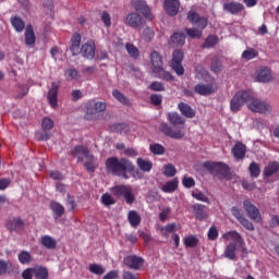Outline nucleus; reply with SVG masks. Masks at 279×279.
<instances>
[{"instance_id":"1","label":"nucleus","mask_w":279,"mask_h":279,"mask_svg":"<svg viewBox=\"0 0 279 279\" xmlns=\"http://www.w3.org/2000/svg\"><path fill=\"white\" fill-rule=\"evenodd\" d=\"M106 170L108 173L122 177L123 179L128 180V173H133L135 171V166L125 157L119 159L118 157L112 156L106 160Z\"/></svg>"},{"instance_id":"2","label":"nucleus","mask_w":279,"mask_h":279,"mask_svg":"<svg viewBox=\"0 0 279 279\" xmlns=\"http://www.w3.org/2000/svg\"><path fill=\"white\" fill-rule=\"evenodd\" d=\"M106 109L107 104L105 101L89 99L83 106L84 119L90 122L99 121Z\"/></svg>"},{"instance_id":"3","label":"nucleus","mask_w":279,"mask_h":279,"mask_svg":"<svg viewBox=\"0 0 279 279\" xmlns=\"http://www.w3.org/2000/svg\"><path fill=\"white\" fill-rule=\"evenodd\" d=\"M187 20L197 28H185L187 36L192 39H201L203 36V31L208 26V19L201 16L197 12L191 10L187 13Z\"/></svg>"},{"instance_id":"4","label":"nucleus","mask_w":279,"mask_h":279,"mask_svg":"<svg viewBox=\"0 0 279 279\" xmlns=\"http://www.w3.org/2000/svg\"><path fill=\"white\" fill-rule=\"evenodd\" d=\"M150 61L154 66L153 71L157 75V78H160L166 82L174 81V76L169 71H166L163 69L162 57L158 51L154 50L150 53Z\"/></svg>"},{"instance_id":"5","label":"nucleus","mask_w":279,"mask_h":279,"mask_svg":"<svg viewBox=\"0 0 279 279\" xmlns=\"http://www.w3.org/2000/svg\"><path fill=\"white\" fill-rule=\"evenodd\" d=\"M204 168L207 169L211 174L217 175L219 179H230V167L229 165L221 161H206Z\"/></svg>"},{"instance_id":"6","label":"nucleus","mask_w":279,"mask_h":279,"mask_svg":"<svg viewBox=\"0 0 279 279\" xmlns=\"http://www.w3.org/2000/svg\"><path fill=\"white\" fill-rule=\"evenodd\" d=\"M111 192L117 198L124 199L130 206H132L136 199L131 185H114L111 187Z\"/></svg>"},{"instance_id":"7","label":"nucleus","mask_w":279,"mask_h":279,"mask_svg":"<svg viewBox=\"0 0 279 279\" xmlns=\"http://www.w3.org/2000/svg\"><path fill=\"white\" fill-rule=\"evenodd\" d=\"M252 99V93L248 90L238 92L230 102V109L233 113H236L241 108L246 104L248 106L250 100Z\"/></svg>"},{"instance_id":"8","label":"nucleus","mask_w":279,"mask_h":279,"mask_svg":"<svg viewBox=\"0 0 279 279\" xmlns=\"http://www.w3.org/2000/svg\"><path fill=\"white\" fill-rule=\"evenodd\" d=\"M248 110L253 111V113L259 114H269L271 113V106L265 100L260 98L254 97L251 94V100H248Z\"/></svg>"},{"instance_id":"9","label":"nucleus","mask_w":279,"mask_h":279,"mask_svg":"<svg viewBox=\"0 0 279 279\" xmlns=\"http://www.w3.org/2000/svg\"><path fill=\"white\" fill-rule=\"evenodd\" d=\"M172 57L173 59L170 62V66L179 76L184 75V68L182 65L184 52L181 49H175Z\"/></svg>"},{"instance_id":"10","label":"nucleus","mask_w":279,"mask_h":279,"mask_svg":"<svg viewBox=\"0 0 279 279\" xmlns=\"http://www.w3.org/2000/svg\"><path fill=\"white\" fill-rule=\"evenodd\" d=\"M131 5L136 12L143 14L146 20H154L151 9L148 7L145 0H131Z\"/></svg>"},{"instance_id":"11","label":"nucleus","mask_w":279,"mask_h":279,"mask_svg":"<svg viewBox=\"0 0 279 279\" xmlns=\"http://www.w3.org/2000/svg\"><path fill=\"white\" fill-rule=\"evenodd\" d=\"M160 131L168 137L173 140H182L185 136V133L180 129H173L167 122H161Z\"/></svg>"},{"instance_id":"12","label":"nucleus","mask_w":279,"mask_h":279,"mask_svg":"<svg viewBox=\"0 0 279 279\" xmlns=\"http://www.w3.org/2000/svg\"><path fill=\"white\" fill-rule=\"evenodd\" d=\"M242 205L244 206V210L246 211V215L251 218V220L259 223L262 221V214L258 209V207H256V205H253V203H251V201H244V203H242Z\"/></svg>"},{"instance_id":"13","label":"nucleus","mask_w":279,"mask_h":279,"mask_svg":"<svg viewBox=\"0 0 279 279\" xmlns=\"http://www.w3.org/2000/svg\"><path fill=\"white\" fill-rule=\"evenodd\" d=\"M60 88V81H53L51 83V88L49 89L47 94V99L49 102V106L56 110L58 108V94Z\"/></svg>"},{"instance_id":"14","label":"nucleus","mask_w":279,"mask_h":279,"mask_svg":"<svg viewBox=\"0 0 279 279\" xmlns=\"http://www.w3.org/2000/svg\"><path fill=\"white\" fill-rule=\"evenodd\" d=\"M217 89H218V86L216 82H211L208 84L198 83L194 87L195 93L201 96H210L215 94Z\"/></svg>"},{"instance_id":"15","label":"nucleus","mask_w":279,"mask_h":279,"mask_svg":"<svg viewBox=\"0 0 279 279\" xmlns=\"http://www.w3.org/2000/svg\"><path fill=\"white\" fill-rule=\"evenodd\" d=\"M223 10L225 12L231 14V15H239L245 10V7L243 3L238 1H229L223 3Z\"/></svg>"},{"instance_id":"16","label":"nucleus","mask_w":279,"mask_h":279,"mask_svg":"<svg viewBox=\"0 0 279 279\" xmlns=\"http://www.w3.org/2000/svg\"><path fill=\"white\" fill-rule=\"evenodd\" d=\"M167 119L172 126L184 128L186 120L178 111L168 112Z\"/></svg>"},{"instance_id":"17","label":"nucleus","mask_w":279,"mask_h":279,"mask_svg":"<svg viewBox=\"0 0 279 279\" xmlns=\"http://www.w3.org/2000/svg\"><path fill=\"white\" fill-rule=\"evenodd\" d=\"M180 0H165L163 8L169 16H175L180 11Z\"/></svg>"},{"instance_id":"18","label":"nucleus","mask_w":279,"mask_h":279,"mask_svg":"<svg viewBox=\"0 0 279 279\" xmlns=\"http://www.w3.org/2000/svg\"><path fill=\"white\" fill-rule=\"evenodd\" d=\"M126 25L132 28H140L144 24V20L141 14L136 12L129 13L126 15Z\"/></svg>"},{"instance_id":"19","label":"nucleus","mask_w":279,"mask_h":279,"mask_svg":"<svg viewBox=\"0 0 279 279\" xmlns=\"http://www.w3.org/2000/svg\"><path fill=\"white\" fill-rule=\"evenodd\" d=\"M185 45V35L183 33L175 32L169 39V46L172 48H182Z\"/></svg>"},{"instance_id":"20","label":"nucleus","mask_w":279,"mask_h":279,"mask_svg":"<svg viewBox=\"0 0 279 279\" xmlns=\"http://www.w3.org/2000/svg\"><path fill=\"white\" fill-rule=\"evenodd\" d=\"M178 109L180 110L181 114L187 119H194L196 116V110L187 102L180 101Z\"/></svg>"},{"instance_id":"21","label":"nucleus","mask_w":279,"mask_h":279,"mask_svg":"<svg viewBox=\"0 0 279 279\" xmlns=\"http://www.w3.org/2000/svg\"><path fill=\"white\" fill-rule=\"evenodd\" d=\"M81 41H82V36L78 33H74L72 36L71 46H70V50L73 57H76L80 53H82Z\"/></svg>"},{"instance_id":"22","label":"nucleus","mask_w":279,"mask_h":279,"mask_svg":"<svg viewBox=\"0 0 279 279\" xmlns=\"http://www.w3.org/2000/svg\"><path fill=\"white\" fill-rule=\"evenodd\" d=\"M247 153V147L242 142H236L235 145L232 147V155L236 160H243Z\"/></svg>"},{"instance_id":"23","label":"nucleus","mask_w":279,"mask_h":279,"mask_svg":"<svg viewBox=\"0 0 279 279\" xmlns=\"http://www.w3.org/2000/svg\"><path fill=\"white\" fill-rule=\"evenodd\" d=\"M124 264L131 268V269H134V270H140L143 265H144V259L142 257H137L135 255L133 256H128L125 259H124Z\"/></svg>"},{"instance_id":"24","label":"nucleus","mask_w":279,"mask_h":279,"mask_svg":"<svg viewBox=\"0 0 279 279\" xmlns=\"http://www.w3.org/2000/svg\"><path fill=\"white\" fill-rule=\"evenodd\" d=\"M95 44L94 41H87L82 46L81 53L83 54L84 58L87 60H94L95 58Z\"/></svg>"},{"instance_id":"25","label":"nucleus","mask_w":279,"mask_h":279,"mask_svg":"<svg viewBox=\"0 0 279 279\" xmlns=\"http://www.w3.org/2000/svg\"><path fill=\"white\" fill-rule=\"evenodd\" d=\"M194 215L198 220H205L208 217L209 209L206 207V205H201L199 203H196V205H193Z\"/></svg>"},{"instance_id":"26","label":"nucleus","mask_w":279,"mask_h":279,"mask_svg":"<svg viewBox=\"0 0 279 279\" xmlns=\"http://www.w3.org/2000/svg\"><path fill=\"white\" fill-rule=\"evenodd\" d=\"M89 150L84 145H76L70 150V155L83 159V157H88Z\"/></svg>"},{"instance_id":"27","label":"nucleus","mask_w":279,"mask_h":279,"mask_svg":"<svg viewBox=\"0 0 279 279\" xmlns=\"http://www.w3.org/2000/svg\"><path fill=\"white\" fill-rule=\"evenodd\" d=\"M36 43V35L33 29L32 24H27L25 29V45L26 46H34Z\"/></svg>"},{"instance_id":"28","label":"nucleus","mask_w":279,"mask_h":279,"mask_svg":"<svg viewBox=\"0 0 279 279\" xmlns=\"http://www.w3.org/2000/svg\"><path fill=\"white\" fill-rule=\"evenodd\" d=\"M50 209L53 213L54 219H59L64 215V207L61 203H57V201H51Z\"/></svg>"},{"instance_id":"29","label":"nucleus","mask_w":279,"mask_h":279,"mask_svg":"<svg viewBox=\"0 0 279 279\" xmlns=\"http://www.w3.org/2000/svg\"><path fill=\"white\" fill-rule=\"evenodd\" d=\"M236 252H238V247L235 242H230V244L227 246L225 251V256L230 260H236L238 259Z\"/></svg>"},{"instance_id":"30","label":"nucleus","mask_w":279,"mask_h":279,"mask_svg":"<svg viewBox=\"0 0 279 279\" xmlns=\"http://www.w3.org/2000/svg\"><path fill=\"white\" fill-rule=\"evenodd\" d=\"M279 171V162L272 161L264 167V177L270 178Z\"/></svg>"},{"instance_id":"31","label":"nucleus","mask_w":279,"mask_h":279,"mask_svg":"<svg viewBox=\"0 0 279 279\" xmlns=\"http://www.w3.org/2000/svg\"><path fill=\"white\" fill-rule=\"evenodd\" d=\"M128 220H129L131 227L137 228L141 225L142 218H141L140 214H137V211L132 209L128 214Z\"/></svg>"},{"instance_id":"32","label":"nucleus","mask_w":279,"mask_h":279,"mask_svg":"<svg viewBox=\"0 0 279 279\" xmlns=\"http://www.w3.org/2000/svg\"><path fill=\"white\" fill-rule=\"evenodd\" d=\"M271 81V72L268 68H263L257 72V82L269 83Z\"/></svg>"},{"instance_id":"33","label":"nucleus","mask_w":279,"mask_h":279,"mask_svg":"<svg viewBox=\"0 0 279 279\" xmlns=\"http://www.w3.org/2000/svg\"><path fill=\"white\" fill-rule=\"evenodd\" d=\"M110 131L118 134H128L130 131L128 123H113L110 126Z\"/></svg>"},{"instance_id":"34","label":"nucleus","mask_w":279,"mask_h":279,"mask_svg":"<svg viewBox=\"0 0 279 279\" xmlns=\"http://www.w3.org/2000/svg\"><path fill=\"white\" fill-rule=\"evenodd\" d=\"M11 25L17 33H22L25 28L24 21L17 15L11 16Z\"/></svg>"},{"instance_id":"35","label":"nucleus","mask_w":279,"mask_h":279,"mask_svg":"<svg viewBox=\"0 0 279 279\" xmlns=\"http://www.w3.org/2000/svg\"><path fill=\"white\" fill-rule=\"evenodd\" d=\"M40 243L48 250H54L57 247V240L51 238V235H43Z\"/></svg>"},{"instance_id":"36","label":"nucleus","mask_w":279,"mask_h":279,"mask_svg":"<svg viewBox=\"0 0 279 279\" xmlns=\"http://www.w3.org/2000/svg\"><path fill=\"white\" fill-rule=\"evenodd\" d=\"M223 239H226L227 241H235L239 244L244 243L241 233H239L238 231H228V233H225Z\"/></svg>"},{"instance_id":"37","label":"nucleus","mask_w":279,"mask_h":279,"mask_svg":"<svg viewBox=\"0 0 279 279\" xmlns=\"http://www.w3.org/2000/svg\"><path fill=\"white\" fill-rule=\"evenodd\" d=\"M248 174L252 179H257L260 175V166L256 161H251L248 165Z\"/></svg>"},{"instance_id":"38","label":"nucleus","mask_w":279,"mask_h":279,"mask_svg":"<svg viewBox=\"0 0 279 279\" xmlns=\"http://www.w3.org/2000/svg\"><path fill=\"white\" fill-rule=\"evenodd\" d=\"M219 43V38L216 35H209L205 43L202 45V49H211L214 48L216 45H218Z\"/></svg>"},{"instance_id":"39","label":"nucleus","mask_w":279,"mask_h":279,"mask_svg":"<svg viewBox=\"0 0 279 279\" xmlns=\"http://www.w3.org/2000/svg\"><path fill=\"white\" fill-rule=\"evenodd\" d=\"M137 166L143 172H150L153 169V162L142 157L137 158Z\"/></svg>"},{"instance_id":"40","label":"nucleus","mask_w":279,"mask_h":279,"mask_svg":"<svg viewBox=\"0 0 279 279\" xmlns=\"http://www.w3.org/2000/svg\"><path fill=\"white\" fill-rule=\"evenodd\" d=\"M179 185L178 179H172L171 181H168L163 186H162V192L165 193H173Z\"/></svg>"},{"instance_id":"41","label":"nucleus","mask_w":279,"mask_h":279,"mask_svg":"<svg viewBox=\"0 0 279 279\" xmlns=\"http://www.w3.org/2000/svg\"><path fill=\"white\" fill-rule=\"evenodd\" d=\"M258 57V51L255 48H246V50L242 51V59L246 61H251Z\"/></svg>"},{"instance_id":"42","label":"nucleus","mask_w":279,"mask_h":279,"mask_svg":"<svg viewBox=\"0 0 279 279\" xmlns=\"http://www.w3.org/2000/svg\"><path fill=\"white\" fill-rule=\"evenodd\" d=\"M198 238L196 235H186V238L183 239V243L186 247L194 248L198 245Z\"/></svg>"},{"instance_id":"43","label":"nucleus","mask_w":279,"mask_h":279,"mask_svg":"<svg viewBox=\"0 0 279 279\" xmlns=\"http://www.w3.org/2000/svg\"><path fill=\"white\" fill-rule=\"evenodd\" d=\"M33 275L36 279H48V270L44 267H36L33 269Z\"/></svg>"},{"instance_id":"44","label":"nucleus","mask_w":279,"mask_h":279,"mask_svg":"<svg viewBox=\"0 0 279 279\" xmlns=\"http://www.w3.org/2000/svg\"><path fill=\"white\" fill-rule=\"evenodd\" d=\"M9 226L12 231L23 230L24 221L21 218H13V220H10Z\"/></svg>"},{"instance_id":"45","label":"nucleus","mask_w":279,"mask_h":279,"mask_svg":"<svg viewBox=\"0 0 279 279\" xmlns=\"http://www.w3.org/2000/svg\"><path fill=\"white\" fill-rule=\"evenodd\" d=\"M112 96L123 106H130V100L119 89H113Z\"/></svg>"},{"instance_id":"46","label":"nucleus","mask_w":279,"mask_h":279,"mask_svg":"<svg viewBox=\"0 0 279 279\" xmlns=\"http://www.w3.org/2000/svg\"><path fill=\"white\" fill-rule=\"evenodd\" d=\"M125 48H126V50H128V52H129L131 58L137 59L140 57V50L133 44L128 43L125 45Z\"/></svg>"},{"instance_id":"47","label":"nucleus","mask_w":279,"mask_h":279,"mask_svg":"<svg viewBox=\"0 0 279 279\" xmlns=\"http://www.w3.org/2000/svg\"><path fill=\"white\" fill-rule=\"evenodd\" d=\"M19 260L22 265H28L33 258L28 252L23 251L19 254Z\"/></svg>"},{"instance_id":"48","label":"nucleus","mask_w":279,"mask_h":279,"mask_svg":"<svg viewBox=\"0 0 279 279\" xmlns=\"http://www.w3.org/2000/svg\"><path fill=\"white\" fill-rule=\"evenodd\" d=\"M195 72H196V78L197 80H204L208 76L207 70L201 64L196 65Z\"/></svg>"},{"instance_id":"49","label":"nucleus","mask_w":279,"mask_h":279,"mask_svg":"<svg viewBox=\"0 0 279 279\" xmlns=\"http://www.w3.org/2000/svg\"><path fill=\"white\" fill-rule=\"evenodd\" d=\"M150 150L154 155H158V156H161L166 153L163 145H161L159 143L151 144Z\"/></svg>"},{"instance_id":"50","label":"nucleus","mask_w":279,"mask_h":279,"mask_svg":"<svg viewBox=\"0 0 279 279\" xmlns=\"http://www.w3.org/2000/svg\"><path fill=\"white\" fill-rule=\"evenodd\" d=\"M89 271L94 275L102 276L106 272V269L101 265L92 264L89 266Z\"/></svg>"},{"instance_id":"51","label":"nucleus","mask_w":279,"mask_h":279,"mask_svg":"<svg viewBox=\"0 0 279 279\" xmlns=\"http://www.w3.org/2000/svg\"><path fill=\"white\" fill-rule=\"evenodd\" d=\"M149 89L151 92H165L166 87L165 84L162 82L159 81H153L149 85Z\"/></svg>"},{"instance_id":"52","label":"nucleus","mask_w":279,"mask_h":279,"mask_svg":"<svg viewBox=\"0 0 279 279\" xmlns=\"http://www.w3.org/2000/svg\"><path fill=\"white\" fill-rule=\"evenodd\" d=\"M101 203L102 205H105L106 207H109V206H112L117 203V201H114L112 197H111V194H102L101 196Z\"/></svg>"},{"instance_id":"53","label":"nucleus","mask_w":279,"mask_h":279,"mask_svg":"<svg viewBox=\"0 0 279 279\" xmlns=\"http://www.w3.org/2000/svg\"><path fill=\"white\" fill-rule=\"evenodd\" d=\"M177 174V169L172 163H167L165 166V175L168 178H173Z\"/></svg>"},{"instance_id":"54","label":"nucleus","mask_w":279,"mask_h":279,"mask_svg":"<svg viewBox=\"0 0 279 279\" xmlns=\"http://www.w3.org/2000/svg\"><path fill=\"white\" fill-rule=\"evenodd\" d=\"M54 125V122L49 117H45L41 122V126L45 131H50Z\"/></svg>"},{"instance_id":"55","label":"nucleus","mask_w":279,"mask_h":279,"mask_svg":"<svg viewBox=\"0 0 279 279\" xmlns=\"http://www.w3.org/2000/svg\"><path fill=\"white\" fill-rule=\"evenodd\" d=\"M100 20L107 28H110V26H111V15L108 11L102 12Z\"/></svg>"},{"instance_id":"56","label":"nucleus","mask_w":279,"mask_h":279,"mask_svg":"<svg viewBox=\"0 0 279 279\" xmlns=\"http://www.w3.org/2000/svg\"><path fill=\"white\" fill-rule=\"evenodd\" d=\"M240 225H242V227H244V229L248 230V231H254L255 227L253 225V222H251V220H247V218H245V216L239 220Z\"/></svg>"},{"instance_id":"57","label":"nucleus","mask_w":279,"mask_h":279,"mask_svg":"<svg viewBox=\"0 0 279 279\" xmlns=\"http://www.w3.org/2000/svg\"><path fill=\"white\" fill-rule=\"evenodd\" d=\"M150 102L154 106H161V104H162V95L161 94H151L150 95Z\"/></svg>"},{"instance_id":"58","label":"nucleus","mask_w":279,"mask_h":279,"mask_svg":"<svg viewBox=\"0 0 279 279\" xmlns=\"http://www.w3.org/2000/svg\"><path fill=\"white\" fill-rule=\"evenodd\" d=\"M219 236V231L217 229V227H210L209 231H208V239L210 241H216Z\"/></svg>"},{"instance_id":"59","label":"nucleus","mask_w":279,"mask_h":279,"mask_svg":"<svg viewBox=\"0 0 279 279\" xmlns=\"http://www.w3.org/2000/svg\"><path fill=\"white\" fill-rule=\"evenodd\" d=\"M65 76L71 80H77L78 78V71L76 69H66Z\"/></svg>"},{"instance_id":"60","label":"nucleus","mask_w":279,"mask_h":279,"mask_svg":"<svg viewBox=\"0 0 279 279\" xmlns=\"http://www.w3.org/2000/svg\"><path fill=\"white\" fill-rule=\"evenodd\" d=\"M182 183L186 189H192L193 186H195V181L193 177H184Z\"/></svg>"},{"instance_id":"61","label":"nucleus","mask_w":279,"mask_h":279,"mask_svg":"<svg viewBox=\"0 0 279 279\" xmlns=\"http://www.w3.org/2000/svg\"><path fill=\"white\" fill-rule=\"evenodd\" d=\"M49 177L52 180H58V181L64 180V177L62 175L61 172H59V170H51L50 173H49Z\"/></svg>"},{"instance_id":"62","label":"nucleus","mask_w":279,"mask_h":279,"mask_svg":"<svg viewBox=\"0 0 279 279\" xmlns=\"http://www.w3.org/2000/svg\"><path fill=\"white\" fill-rule=\"evenodd\" d=\"M66 207L70 211H73L76 207V203L70 194H68Z\"/></svg>"},{"instance_id":"63","label":"nucleus","mask_w":279,"mask_h":279,"mask_svg":"<svg viewBox=\"0 0 279 279\" xmlns=\"http://www.w3.org/2000/svg\"><path fill=\"white\" fill-rule=\"evenodd\" d=\"M231 211L232 215L238 219V221L245 217L243 211H241L239 207H232Z\"/></svg>"},{"instance_id":"64","label":"nucleus","mask_w":279,"mask_h":279,"mask_svg":"<svg viewBox=\"0 0 279 279\" xmlns=\"http://www.w3.org/2000/svg\"><path fill=\"white\" fill-rule=\"evenodd\" d=\"M270 228H279V216L275 215L270 218Z\"/></svg>"}]
</instances>
